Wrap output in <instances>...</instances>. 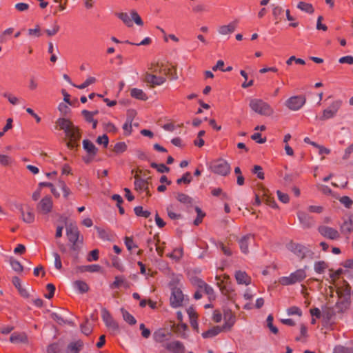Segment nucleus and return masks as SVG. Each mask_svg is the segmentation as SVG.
<instances>
[{"label": "nucleus", "instance_id": "obj_1", "mask_svg": "<svg viewBox=\"0 0 353 353\" xmlns=\"http://www.w3.org/2000/svg\"><path fill=\"white\" fill-rule=\"evenodd\" d=\"M57 124L65 132L66 138L69 140L68 147L73 148L75 143L80 138L79 129L70 121L65 118H60L57 120Z\"/></svg>", "mask_w": 353, "mask_h": 353}, {"label": "nucleus", "instance_id": "obj_2", "mask_svg": "<svg viewBox=\"0 0 353 353\" xmlns=\"http://www.w3.org/2000/svg\"><path fill=\"white\" fill-rule=\"evenodd\" d=\"M65 230L68 239L71 243L70 250L77 254L80 250V245L83 243V237L80 236L79 229L75 224L67 225Z\"/></svg>", "mask_w": 353, "mask_h": 353}, {"label": "nucleus", "instance_id": "obj_3", "mask_svg": "<svg viewBox=\"0 0 353 353\" xmlns=\"http://www.w3.org/2000/svg\"><path fill=\"white\" fill-rule=\"evenodd\" d=\"M249 106L253 112L262 116L268 117L274 113V110L270 105L260 99H250Z\"/></svg>", "mask_w": 353, "mask_h": 353}, {"label": "nucleus", "instance_id": "obj_4", "mask_svg": "<svg viewBox=\"0 0 353 353\" xmlns=\"http://www.w3.org/2000/svg\"><path fill=\"white\" fill-rule=\"evenodd\" d=\"M117 16L119 19H120L125 26L128 27H132L133 26L132 21L138 26H143V22L137 13V12L134 10H132L130 14L127 12H119L117 14Z\"/></svg>", "mask_w": 353, "mask_h": 353}, {"label": "nucleus", "instance_id": "obj_5", "mask_svg": "<svg viewBox=\"0 0 353 353\" xmlns=\"http://www.w3.org/2000/svg\"><path fill=\"white\" fill-rule=\"evenodd\" d=\"M306 277L305 269H299L291 273L288 276L280 278L279 282L283 285H292L298 282L302 281Z\"/></svg>", "mask_w": 353, "mask_h": 353}, {"label": "nucleus", "instance_id": "obj_6", "mask_svg": "<svg viewBox=\"0 0 353 353\" xmlns=\"http://www.w3.org/2000/svg\"><path fill=\"white\" fill-rule=\"evenodd\" d=\"M306 99L304 96L296 95L288 98L285 103V106L292 111L300 110L305 103Z\"/></svg>", "mask_w": 353, "mask_h": 353}, {"label": "nucleus", "instance_id": "obj_7", "mask_svg": "<svg viewBox=\"0 0 353 353\" xmlns=\"http://www.w3.org/2000/svg\"><path fill=\"white\" fill-rule=\"evenodd\" d=\"M341 106V101L336 100L333 101L327 108L323 111L322 116L321 117V120H327L334 117L339 108Z\"/></svg>", "mask_w": 353, "mask_h": 353}, {"label": "nucleus", "instance_id": "obj_8", "mask_svg": "<svg viewBox=\"0 0 353 353\" xmlns=\"http://www.w3.org/2000/svg\"><path fill=\"white\" fill-rule=\"evenodd\" d=\"M212 170L216 174L225 176L230 172V165L226 161L219 159L213 163Z\"/></svg>", "mask_w": 353, "mask_h": 353}, {"label": "nucleus", "instance_id": "obj_9", "mask_svg": "<svg viewBox=\"0 0 353 353\" xmlns=\"http://www.w3.org/2000/svg\"><path fill=\"white\" fill-rule=\"evenodd\" d=\"M318 232L321 236L330 240H336L340 237L339 232L332 227L319 225L318 227Z\"/></svg>", "mask_w": 353, "mask_h": 353}, {"label": "nucleus", "instance_id": "obj_10", "mask_svg": "<svg viewBox=\"0 0 353 353\" xmlns=\"http://www.w3.org/2000/svg\"><path fill=\"white\" fill-rule=\"evenodd\" d=\"M297 217L300 224L304 229L310 228L315 223L314 218L304 210H299L297 212Z\"/></svg>", "mask_w": 353, "mask_h": 353}, {"label": "nucleus", "instance_id": "obj_11", "mask_svg": "<svg viewBox=\"0 0 353 353\" xmlns=\"http://www.w3.org/2000/svg\"><path fill=\"white\" fill-rule=\"evenodd\" d=\"M101 318L106 325V327L112 331H118L119 326L118 323L114 320L108 310L103 307L101 309Z\"/></svg>", "mask_w": 353, "mask_h": 353}, {"label": "nucleus", "instance_id": "obj_12", "mask_svg": "<svg viewBox=\"0 0 353 353\" xmlns=\"http://www.w3.org/2000/svg\"><path fill=\"white\" fill-rule=\"evenodd\" d=\"M53 207V201L50 196L43 197L37 205L39 212L46 214L52 211Z\"/></svg>", "mask_w": 353, "mask_h": 353}, {"label": "nucleus", "instance_id": "obj_13", "mask_svg": "<svg viewBox=\"0 0 353 353\" xmlns=\"http://www.w3.org/2000/svg\"><path fill=\"white\" fill-rule=\"evenodd\" d=\"M16 208L20 211L21 214V219L26 223H32L34 221V214L32 210L27 206L24 210L22 204H17Z\"/></svg>", "mask_w": 353, "mask_h": 353}, {"label": "nucleus", "instance_id": "obj_14", "mask_svg": "<svg viewBox=\"0 0 353 353\" xmlns=\"http://www.w3.org/2000/svg\"><path fill=\"white\" fill-rule=\"evenodd\" d=\"M183 301V294L182 291L177 288L172 289L170 296V303L173 307H178L182 305Z\"/></svg>", "mask_w": 353, "mask_h": 353}, {"label": "nucleus", "instance_id": "obj_15", "mask_svg": "<svg viewBox=\"0 0 353 353\" xmlns=\"http://www.w3.org/2000/svg\"><path fill=\"white\" fill-rule=\"evenodd\" d=\"M145 81L151 86L161 85L166 81V78L162 76H157L148 72L145 74Z\"/></svg>", "mask_w": 353, "mask_h": 353}, {"label": "nucleus", "instance_id": "obj_16", "mask_svg": "<svg viewBox=\"0 0 353 353\" xmlns=\"http://www.w3.org/2000/svg\"><path fill=\"white\" fill-rule=\"evenodd\" d=\"M224 324L221 327L223 330H228L234 325L236 316L230 310H224Z\"/></svg>", "mask_w": 353, "mask_h": 353}, {"label": "nucleus", "instance_id": "obj_17", "mask_svg": "<svg viewBox=\"0 0 353 353\" xmlns=\"http://www.w3.org/2000/svg\"><path fill=\"white\" fill-rule=\"evenodd\" d=\"M238 21L236 20L230 22L228 24L220 26L218 28L219 34L225 36L230 34L236 29Z\"/></svg>", "mask_w": 353, "mask_h": 353}, {"label": "nucleus", "instance_id": "obj_18", "mask_svg": "<svg viewBox=\"0 0 353 353\" xmlns=\"http://www.w3.org/2000/svg\"><path fill=\"white\" fill-rule=\"evenodd\" d=\"M254 242V236L252 234H247L245 236H242L239 240V247L241 252L244 254H248L249 252V245Z\"/></svg>", "mask_w": 353, "mask_h": 353}, {"label": "nucleus", "instance_id": "obj_19", "mask_svg": "<svg viewBox=\"0 0 353 353\" xmlns=\"http://www.w3.org/2000/svg\"><path fill=\"white\" fill-rule=\"evenodd\" d=\"M101 270V267L98 264L79 265L74 268L76 274L83 273L85 272H98Z\"/></svg>", "mask_w": 353, "mask_h": 353}, {"label": "nucleus", "instance_id": "obj_20", "mask_svg": "<svg viewBox=\"0 0 353 353\" xmlns=\"http://www.w3.org/2000/svg\"><path fill=\"white\" fill-rule=\"evenodd\" d=\"M288 248L300 258L305 256L306 248L302 245L291 243L288 245Z\"/></svg>", "mask_w": 353, "mask_h": 353}, {"label": "nucleus", "instance_id": "obj_21", "mask_svg": "<svg viewBox=\"0 0 353 353\" xmlns=\"http://www.w3.org/2000/svg\"><path fill=\"white\" fill-rule=\"evenodd\" d=\"M165 348L171 353H183L185 347L179 341H172L165 345Z\"/></svg>", "mask_w": 353, "mask_h": 353}, {"label": "nucleus", "instance_id": "obj_22", "mask_svg": "<svg viewBox=\"0 0 353 353\" xmlns=\"http://www.w3.org/2000/svg\"><path fill=\"white\" fill-rule=\"evenodd\" d=\"M235 278L238 284L248 285L251 283V278L243 271H237Z\"/></svg>", "mask_w": 353, "mask_h": 353}, {"label": "nucleus", "instance_id": "obj_23", "mask_svg": "<svg viewBox=\"0 0 353 353\" xmlns=\"http://www.w3.org/2000/svg\"><path fill=\"white\" fill-rule=\"evenodd\" d=\"M10 341L12 343H28V337L24 332H14L10 337Z\"/></svg>", "mask_w": 353, "mask_h": 353}, {"label": "nucleus", "instance_id": "obj_24", "mask_svg": "<svg viewBox=\"0 0 353 353\" xmlns=\"http://www.w3.org/2000/svg\"><path fill=\"white\" fill-rule=\"evenodd\" d=\"M83 148L86 151V152L89 154L90 157H94L96 154L97 153L98 149L96 148V146L94 145L92 142H91L88 139H84L83 141Z\"/></svg>", "mask_w": 353, "mask_h": 353}, {"label": "nucleus", "instance_id": "obj_25", "mask_svg": "<svg viewBox=\"0 0 353 353\" xmlns=\"http://www.w3.org/2000/svg\"><path fill=\"white\" fill-rule=\"evenodd\" d=\"M74 289L80 294H84L88 292L90 288L88 285L82 280H76L72 283Z\"/></svg>", "mask_w": 353, "mask_h": 353}, {"label": "nucleus", "instance_id": "obj_26", "mask_svg": "<svg viewBox=\"0 0 353 353\" xmlns=\"http://www.w3.org/2000/svg\"><path fill=\"white\" fill-rule=\"evenodd\" d=\"M223 329L219 326H214L206 332L202 333L203 339H212L218 335Z\"/></svg>", "mask_w": 353, "mask_h": 353}, {"label": "nucleus", "instance_id": "obj_27", "mask_svg": "<svg viewBox=\"0 0 353 353\" xmlns=\"http://www.w3.org/2000/svg\"><path fill=\"white\" fill-rule=\"evenodd\" d=\"M83 347V342L80 340L71 342L67 347V353H78Z\"/></svg>", "mask_w": 353, "mask_h": 353}, {"label": "nucleus", "instance_id": "obj_28", "mask_svg": "<svg viewBox=\"0 0 353 353\" xmlns=\"http://www.w3.org/2000/svg\"><path fill=\"white\" fill-rule=\"evenodd\" d=\"M130 95L132 97L141 101H146L148 99L146 93H145L143 90L139 88L131 89Z\"/></svg>", "mask_w": 353, "mask_h": 353}, {"label": "nucleus", "instance_id": "obj_29", "mask_svg": "<svg viewBox=\"0 0 353 353\" xmlns=\"http://www.w3.org/2000/svg\"><path fill=\"white\" fill-rule=\"evenodd\" d=\"M296 7L300 10L308 14H312L314 12L313 6L311 3H306L305 1L299 2Z\"/></svg>", "mask_w": 353, "mask_h": 353}, {"label": "nucleus", "instance_id": "obj_30", "mask_svg": "<svg viewBox=\"0 0 353 353\" xmlns=\"http://www.w3.org/2000/svg\"><path fill=\"white\" fill-rule=\"evenodd\" d=\"M199 287L201 290H203L208 295L210 299H214L215 298L214 292L212 287L207 285L203 281H200Z\"/></svg>", "mask_w": 353, "mask_h": 353}, {"label": "nucleus", "instance_id": "obj_31", "mask_svg": "<svg viewBox=\"0 0 353 353\" xmlns=\"http://www.w3.org/2000/svg\"><path fill=\"white\" fill-rule=\"evenodd\" d=\"M176 332L177 334L183 339H187L188 336V325L185 323H179L176 327Z\"/></svg>", "mask_w": 353, "mask_h": 353}, {"label": "nucleus", "instance_id": "obj_32", "mask_svg": "<svg viewBox=\"0 0 353 353\" xmlns=\"http://www.w3.org/2000/svg\"><path fill=\"white\" fill-rule=\"evenodd\" d=\"M176 199L181 203L186 205H191L193 203V199L188 195L184 193H178Z\"/></svg>", "mask_w": 353, "mask_h": 353}, {"label": "nucleus", "instance_id": "obj_33", "mask_svg": "<svg viewBox=\"0 0 353 353\" xmlns=\"http://www.w3.org/2000/svg\"><path fill=\"white\" fill-rule=\"evenodd\" d=\"M123 318L130 325H134L137 323L135 318L123 308L121 309Z\"/></svg>", "mask_w": 353, "mask_h": 353}, {"label": "nucleus", "instance_id": "obj_34", "mask_svg": "<svg viewBox=\"0 0 353 353\" xmlns=\"http://www.w3.org/2000/svg\"><path fill=\"white\" fill-rule=\"evenodd\" d=\"M134 186L137 190L146 191L148 189V185L147 181L141 179L135 180Z\"/></svg>", "mask_w": 353, "mask_h": 353}, {"label": "nucleus", "instance_id": "obj_35", "mask_svg": "<svg viewBox=\"0 0 353 353\" xmlns=\"http://www.w3.org/2000/svg\"><path fill=\"white\" fill-rule=\"evenodd\" d=\"M60 30L59 25L55 21L50 28L45 30L48 37H52L57 34Z\"/></svg>", "mask_w": 353, "mask_h": 353}, {"label": "nucleus", "instance_id": "obj_36", "mask_svg": "<svg viewBox=\"0 0 353 353\" xmlns=\"http://www.w3.org/2000/svg\"><path fill=\"white\" fill-rule=\"evenodd\" d=\"M102 125L103 130L107 132L114 133L118 130V128L114 125V124L110 121H103Z\"/></svg>", "mask_w": 353, "mask_h": 353}, {"label": "nucleus", "instance_id": "obj_37", "mask_svg": "<svg viewBox=\"0 0 353 353\" xmlns=\"http://www.w3.org/2000/svg\"><path fill=\"white\" fill-rule=\"evenodd\" d=\"M266 322H267V326L268 327L270 330L273 334H277L279 330H278L277 327L273 325V316L272 314H269L268 316Z\"/></svg>", "mask_w": 353, "mask_h": 353}, {"label": "nucleus", "instance_id": "obj_38", "mask_svg": "<svg viewBox=\"0 0 353 353\" xmlns=\"http://www.w3.org/2000/svg\"><path fill=\"white\" fill-rule=\"evenodd\" d=\"M333 353H353V347L339 345L335 347Z\"/></svg>", "mask_w": 353, "mask_h": 353}, {"label": "nucleus", "instance_id": "obj_39", "mask_svg": "<svg viewBox=\"0 0 353 353\" xmlns=\"http://www.w3.org/2000/svg\"><path fill=\"white\" fill-rule=\"evenodd\" d=\"M352 230V223L351 220H347L341 225V231L343 233H350Z\"/></svg>", "mask_w": 353, "mask_h": 353}, {"label": "nucleus", "instance_id": "obj_40", "mask_svg": "<svg viewBox=\"0 0 353 353\" xmlns=\"http://www.w3.org/2000/svg\"><path fill=\"white\" fill-rule=\"evenodd\" d=\"M134 213L138 216L148 218L150 215V212L148 210H143L141 206H137L134 209Z\"/></svg>", "mask_w": 353, "mask_h": 353}, {"label": "nucleus", "instance_id": "obj_41", "mask_svg": "<svg viewBox=\"0 0 353 353\" xmlns=\"http://www.w3.org/2000/svg\"><path fill=\"white\" fill-rule=\"evenodd\" d=\"M183 254V252L181 248H176L174 249L173 252L169 254V256L175 261H179L182 258Z\"/></svg>", "mask_w": 353, "mask_h": 353}, {"label": "nucleus", "instance_id": "obj_42", "mask_svg": "<svg viewBox=\"0 0 353 353\" xmlns=\"http://www.w3.org/2000/svg\"><path fill=\"white\" fill-rule=\"evenodd\" d=\"M10 264L15 272H21L23 271V266L21 264L13 258L10 259Z\"/></svg>", "mask_w": 353, "mask_h": 353}, {"label": "nucleus", "instance_id": "obj_43", "mask_svg": "<svg viewBox=\"0 0 353 353\" xmlns=\"http://www.w3.org/2000/svg\"><path fill=\"white\" fill-rule=\"evenodd\" d=\"M123 130L125 136H129L132 133V119H128L125 123L123 125Z\"/></svg>", "mask_w": 353, "mask_h": 353}, {"label": "nucleus", "instance_id": "obj_44", "mask_svg": "<svg viewBox=\"0 0 353 353\" xmlns=\"http://www.w3.org/2000/svg\"><path fill=\"white\" fill-rule=\"evenodd\" d=\"M327 265L324 261H318L314 263V270L316 272L321 274L324 272Z\"/></svg>", "mask_w": 353, "mask_h": 353}, {"label": "nucleus", "instance_id": "obj_45", "mask_svg": "<svg viewBox=\"0 0 353 353\" xmlns=\"http://www.w3.org/2000/svg\"><path fill=\"white\" fill-rule=\"evenodd\" d=\"M263 200L265 202V203L269 205L270 207L272 208H278V205L276 203V202L271 199L269 196L267 195L266 193H263Z\"/></svg>", "mask_w": 353, "mask_h": 353}, {"label": "nucleus", "instance_id": "obj_46", "mask_svg": "<svg viewBox=\"0 0 353 353\" xmlns=\"http://www.w3.org/2000/svg\"><path fill=\"white\" fill-rule=\"evenodd\" d=\"M29 36L34 37H40L41 36V29L39 25H36L34 28H30L28 30Z\"/></svg>", "mask_w": 353, "mask_h": 353}, {"label": "nucleus", "instance_id": "obj_47", "mask_svg": "<svg viewBox=\"0 0 353 353\" xmlns=\"http://www.w3.org/2000/svg\"><path fill=\"white\" fill-rule=\"evenodd\" d=\"M95 81H96V79L94 77H90L87 78V79L83 83L78 85H73L77 87L79 89H84L86 87L89 86L90 85L95 83Z\"/></svg>", "mask_w": 353, "mask_h": 353}, {"label": "nucleus", "instance_id": "obj_48", "mask_svg": "<svg viewBox=\"0 0 353 353\" xmlns=\"http://www.w3.org/2000/svg\"><path fill=\"white\" fill-rule=\"evenodd\" d=\"M12 159L6 154H0V164L6 166L12 163Z\"/></svg>", "mask_w": 353, "mask_h": 353}, {"label": "nucleus", "instance_id": "obj_49", "mask_svg": "<svg viewBox=\"0 0 353 353\" xmlns=\"http://www.w3.org/2000/svg\"><path fill=\"white\" fill-rule=\"evenodd\" d=\"M191 181H192V176H191L190 173L186 172L185 174H184L183 175V176L181 178L177 179L176 183L178 184H181L182 183L188 184L191 182Z\"/></svg>", "mask_w": 353, "mask_h": 353}, {"label": "nucleus", "instance_id": "obj_50", "mask_svg": "<svg viewBox=\"0 0 353 353\" xmlns=\"http://www.w3.org/2000/svg\"><path fill=\"white\" fill-rule=\"evenodd\" d=\"M276 194H277L279 200L281 202H282L283 203H288L290 201V197L288 194L283 193L280 190H277Z\"/></svg>", "mask_w": 353, "mask_h": 353}, {"label": "nucleus", "instance_id": "obj_51", "mask_svg": "<svg viewBox=\"0 0 353 353\" xmlns=\"http://www.w3.org/2000/svg\"><path fill=\"white\" fill-rule=\"evenodd\" d=\"M287 314L288 315H298L301 316L302 315V312L299 307L292 306L287 309Z\"/></svg>", "mask_w": 353, "mask_h": 353}, {"label": "nucleus", "instance_id": "obj_52", "mask_svg": "<svg viewBox=\"0 0 353 353\" xmlns=\"http://www.w3.org/2000/svg\"><path fill=\"white\" fill-rule=\"evenodd\" d=\"M97 143L99 145H103L104 148H107L109 143L108 137L106 134L98 137L97 139Z\"/></svg>", "mask_w": 353, "mask_h": 353}, {"label": "nucleus", "instance_id": "obj_53", "mask_svg": "<svg viewBox=\"0 0 353 353\" xmlns=\"http://www.w3.org/2000/svg\"><path fill=\"white\" fill-rule=\"evenodd\" d=\"M3 96L4 97L7 98L8 101L12 105H17L19 103L20 99L18 97L10 94V93H4L3 94Z\"/></svg>", "mask_w": 353, "mask_h": 353}, {"label": "nucleus", "instance_id": "obj_54", "mask_svg": "<svg viewBox=\"0 0 353 353\" xmlns=\"http://www.w3.org/2000/svg\"><path fill=\"white\" fill-rule=\"evenodd\" d=\"M52 255L54 258V267L58 270H61L62 269V263L61 260V257L57 252H53Z\"/></svg>", "mask_w": 353, "mask_h": 353}, {"label": "nucleus", "instance_id": "obj_55", "mask_svg": "<svg viewBox=\"0 0 353 353\" xmlns=\"http://www.w3.org/2000/svg\"><path fill=\"white\" fill-rule=\"evenodd\" d=\"M339 201L342 203L345 207L350 208L353 204L352 200L347 196H343L339 199Z\"/></svg>", "mask_w": 353, "mask_h": 353}, {"label": "nucleus", "instance_id": "obj_56", "mask_svg": "<svg viewBox=\"0 0 353 353\" xmlns=\"http://www.w3.org/2000/svg\"><path fill=\"white\" fill-rule=\"evenodd\" d=\"M307 211L311 213L320 214L323 211V207L321 205H309L307 207Z\"/></svg>", "mask_w": 353, "mask_h": 353}, {"label": "nucleus", "instance_id": "obj_57", "mask_svg": "<svg viewBox=\"0 0 353 353\" xmlns=\"http://www.w3.org/2000/svg\"><path fill=\"white\" fill-rule=\"evenodd\" d=\"M127 149V145L124 142H119L114 145V151L117 153H122Z\"/></svg>", "mask_w": 353, "mask_h": 353}, {"label": "nucleus", "instance_id": "obj_58", "mask_svg": "<svg viewBox=\"0 0 353 353\" xmlns=\"http://www.w3.org/2000/svg\"><path fill=\"white\" fill-rule=\"evenodd\" d=\"M112 266L119 270V271H123L124 268L121 264L119 259L117 256H114L112 259Z\"/></svg>", "mask_w": 353, "mask_h": 353}, {"label": "nucleus", "instance_id": "obj_59", "mask_svg": "<svg viewBox=\"0 0 353 353\" xmlns=\"http://www.w3.org/2000/svg\"><path fill=\"white\" fill-rule=\"evenodd\" d=\"M152 167L156 168L160 173L168 172L170 170L169 168L164 164H157L153 163H152Z\"/></svg>", "mask_w": 353, "mask_h": 353}, {"label": "nucleus", "instance_id": "obj_60", "mask_svg": "<svg viewBox=\"0 0 353 353\" xmlns=\"http://www.w3.org/2000/svg\"><path fill=\"white\" fill-rule=\"evenodd\" d=\"M252 172L256 174L259 179H264V173L263 172L262 168L260 165H254L252 170Z\"/></svg>", "mask_w": 353, "mask_h": 353}, {"label": "nucleus", "instance_id": "obj_61", "mask_svg": "<svg viewBox=\"0 0 353 353\" xmlns=\"http://www.w3.org/2000/svg\"><path fill=\"white\" fill-rule=\"evenodd\" d=\"M69 104L67 103H60L58 105V109L60 112L64 115L67 114L70 112Z\"/></svg>", "mask_w": 353, "mask_h": 353}, {"label": "nucleus", "instance_id": "obj_62", "mask_svg": "<svg viewBox=\"0 0 353 353\" xmlns=\"http://www.w3.org/2000/svg\"><path fill=\"white\" fill-rule=\"evenodd\" d=\"M59 185L63 192L64 197L67 198L69 196V194H70V189L66 186L64 181H63L61 180L59 181Z\"/></svg>", "mask_w": 353, "mask_h": 353}, {"label": "nucleus", "instance_id": "obj_63", "mask_svg": "<svg viewBox=\"0 0 353 353\" xmlns=\"http://www.w3.org/2000/svg\"><path fill=\"white\" fill-rule=\"evenodd\" d=\"M28 88L30 90H35L38 88V82L33 76L29 79Z\"/></svg>", "mask_w": 353, "mask_h": 353}, {"label": "nucleus", "instance_id": "obj_64", "mask_svg": "<svg viewBox=\"0 0 353 353\" xmlns=\"http://www.w3.org/2000/svg\"><path fill=\"white\" fill-rule=\"evenodd\" d=\"M48 353H61L59 345L56 343L50 345L47 350Z\"/></svg>", "mask_w": 353, "mask_h": 353}]
</instances>
